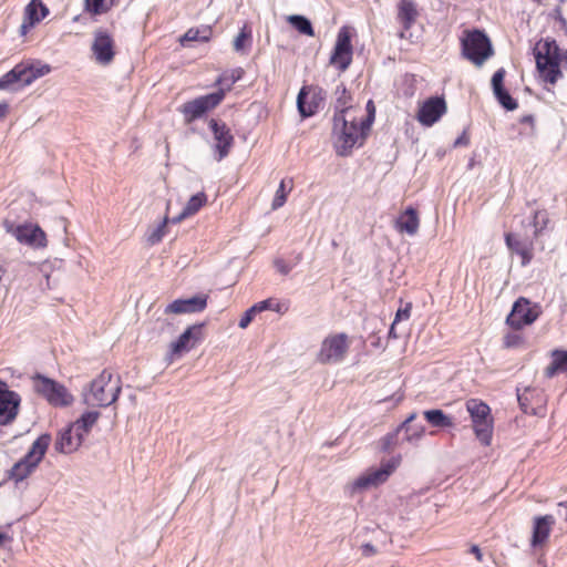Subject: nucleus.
<instances>
[{
	"instance_id": "nucleus-1",
	"label": "nucleus",
	"mask_w": 567,
	"mask_h": 567,
	"mask_svg": "<svg viewBox=\"0 0 567 567\" xmlns=\"http://www.w3.org/2000/svg\"><path fill=\"white\" fill-rule=\"evenodd\" d=\"M559 51L556 40L550 38L538 41L534 48L536 68L544 81L550 84H555L563 76Z\"/></svg>"
},
{
	"instance_id": "nucleus-2",
	"label": "nucleus",
	"mask_w": 567,
	"mask_h": 567,
	"mask_svg": "<svg viewBox=\"0 0 567 567\" xmlns=\"http://www.w3.org/2000/svg\"><path fill=\"white\" fill-rule=\"evenodd\" d=\"M368 132H362L361 124H358L354 118L348 120L343 114L333 115V145L336 152L340 156L350 155L355 144L364 141Z\"/></svg>"
},
{
	"instance_id": "nucleus-3",
	"label": "nucleus",
	"mask_w": 567,
	"mask_h": 567,
	"mask_svg": "<svg viewBox=\"0 0 567 567\" xmlns=\"http://www.w3.org/2000/svg\"><path fill=\"white\" fill-rule=\"evenodd\" d=\"M51 66L41 62H21L0 78V90L18 91L50 73Z\"/></svg>"
},
{
	"instance_id": "nucleus-4",
	"label": "nucleus",
	"mask_w": 567,
	"mask_h": 567,
	"mask_svg": "<svg viewBox=\"0 0 567 567\" xmlns=\"http://www.w3.org/2000/svg\"><path fill=\"white\" fill-rule=\"evenodd\" d=\"M113 374L103 370L97 378L90 383L89 392H84V402L89 405L109 406L113 404L121 393L120 379L112 380Z\"/></svg>"
},
{
	"instance_id": "nucleus-5",
	"label": "nucleus",
	"mask_w": 567,
	"mask_h": 567,
	"mask_svg": "<svg viewBox=\"0 0 567 567\" xmlns=\"http://www.w3.org/2000/svg\"><path fill=\"white\" fill-rule=\"evenodd\" d=\"M51 443V435L41 434L31 445L27 454L9 471V477L16 483L22 482L31 475L44 457Z\"/></svg>"
},
{
	"instance_id": "nucleus-6",
	"label": "nucleus",
	"mask_w": 567,
	"mask_h": 567,
	"mask_svg": "<svg viewBox=\"0 0 567 567\" xmlns=\"http://www.w3.org/2000/svg\"><path fill=\"white\" fill-rule=\"evenodd\" d=\"M462 53L464 58L473 62L477 66L494 54L493 45L489 38L482 30H472L462 39Z\"/></svg>"
},
{
	"instance_id": "nucleus-7",
	"label": "nucleus",
	"mask_w": 567,
	"mask_h": 567,
	"mask_svg": "<svg viewBox=\"0 0 567 567\" xmlns=\"http://www.w3.org/2000/svg\"><path fill=\"white\" fill-rule=\"evenodd\" d=\"M33 390L53 406H68L73 402V395L60 382L37 373L32 377Z\"/></svg>"
},
{
	"instance_id": "nucleus-8",
	"label": "nucleus",
	"mask_w": 567,
	"mask_h": 567,
	"mask_svg": "<svg viewBox=\"0 0 567 567\" xmlns=\"http://www.w3.org/2000/svg\"><path fill=\"white\" fill-rule=\"evenodd\" d=\"M466 410L473 422V429L478 441L488 446L493 435V420L489 406L481 400L470 399L466 402Z\"/></svg>"
},
{
	"instance_id": "nucleus-9",
	"label": "nucleus",
	"mask_w": 567,
	"mask_h": 567,
	"mask_svg": "<svg viewBox=\"0 0 567 567\" xmlns=\"http://www.w3.org/2000/svg\"><path fill=\"white\" fill-rule=\"evenodd\" d=\"M225 97V90L220 87L219 90L196 97L192 101L184 103L179 111L184 115V120L187 124L194 122L197 118H200L208 111L215 109L217 105L221 103Z\"/></svg>"
},
{
	"instance_id": "nucleus-10",
	"label": "nucleus",
	"mask_w": 567,
	"mask_h": 567,
	"mask_svg": "<svg viewBox=\"0 0 567 567\" xmlns=\"http://www.w3.org/2000/svg\"><path fill=\"white\" fill-rule=\"evenodd\" d=\"M6 231L12 235L20 244L33 248H44L47 246L45 233L35 224L16 225L11 220H3Z\"/></svg>"
},
{
	"instance_id": "nucleus-11",
	"label": "nucleus",
	"mask_w": 567,
	"mask_h": 567,
	"mask_svg": "<svg viewBox=\"0 0 567 567\" xmlns=\"http://www.w3.org/2000/svg\"><path fill=\"white\" fill-rule=\"evenodd\" d=\"M540 313L542 308L538 303H532L529 299L519 297L514 302L513 308L506 318V323L511 328L519 330L536 321Z\"/></svg>"
},
{
	"instance_id": "nucleus-12",
	"label": "nucleus",
	"mask_w": 567,
	"mask_h": 567,
	"mask_svg": "<svg viewBox=\"0 0 567 567\" xmlns=\"http://www.w3.org/2000/svg\"><path fill=\"white\" fill-rule=\"evenodd\" d=\"M353 48L351 44V32L348 27L340 28L334 48L330 55V64L344 72L352 62Z\"/></svg>"
},
{
	"instance_id": "nucleus-13",
	"label": "nucleus",
	"mask_w": 567,
	"mask_h": 567,
	"mask_svg": "<svg viewBox=\"0 0 567 567\" xmlns=\"http://www.w3.org/2000/svg\"><path fill=\"white\" fill-rule=\"evenodd\" d=\"M348 350L347 334L338 333L323 340L318 360L321 363H336L344 358Z\"/></svg>"
},
{
	"instance_id": "nucleus-14",
	"label": "nucleus",
	"mask_w": 567,
	"mask_h": 567,
	"mask_svg": "<svg viewBox=\"0 0 567 567\" xmlns=\"http://www.w3.org/2000/svg\"><path fill=\"white\" fill-rule=\"evenodd\" d=\"M20 403L21 396L0 380V425H8L16 420Z\"/></svg>"
},
{
	"instance_id": "nucleus-15",
	"label": "nucleus",
	"mask_w": 567,
	"mask_h": 567,
	"mask_svg": "<svg viewBox=\"0 0 567 567\" xmlns=\"http://www.w3.org/2000/svg\"><path fill=\"white\" fill-rule=\"evenodd\" d=\"M326 92L321 87L303 86L297 96V107L302 117L315 115L324 100Z\"/></svg>"
},
{
	"instance_id": "nucleus-16",
	"label": "nucleus",
	"mask_w": 567,
	"mask_h": 567,
	"mask_svg": "<svg viewBox=\"0 0 567 567\" xmlns=\"http://www.w3.org/2000/svg\"><path fill=\"white\" fill-rule=\"evenodd\" d=\"M208 126L216 142L214 147L217 153L216 159L219 162L228 156L234 145V136L226 123L218 120L210 118Z\"/></svg>"
},
{
	"instance_id": "nucleus-17",
	"label": "nucleus",
	"mask_w": 567,
	"mask_h": 567,
	"mask_svg": "<svg viewBox=\"0 0 567 567\" xmlns=\"http://www.w3.org/2000/svg\"><path fill=\"white\" fill-rule=\"evenodd\" d=\"M92 52L100 64L106 65L113 61L115 55L114 40L106 30L97 29L94 32Z\"/></svg>"
},
{
	"instance_id": "nucleus-18",
	"label": "nucleus",
	"mask_w": 567,
	"mask_h": 567,
	"mask_svg": "<svg viewBox=\"0 0 567 567\" xmlns=\"http://www.w3.org/2000/svg\"><path fill=\"white\" fill-rule=\"evenodd\" d=\"M398 461L382 463L379 468L372 470L358 477L352 485L353 489H363L370 486H377L388 480L398 465Z\"/></svg>"
},
{
	"instance_id": "nucleus-19",
	"label": "nucleus",
	"mask_w": 567,
	"mask_h": 567,
	"mask_svg": "<svg viewBox=\"0 0 567 567\" xmlns=\"http://www.w3.org/2000/svg\"><path fill=\"white\" fill-rule=\"evenodd\" d=\"M446 112V103L443 97L434 96L426 100L420 107L417 120L425 126H431L437 122Z\"/></svg>"
},
{
	"instance_id": "nucleus-20",
	"label": "nucleus",
	"mask_w": 567,
	"mask_h": 567,
	"mask_svg": "<svg viewBox=\"0 0 567 567\" xmlns=\"http://www.w3.org/2000/svg\"><path fill=\"white\" fill-rule=\"evenodd\" d=\"M84 439L85 437L81 433L73 430L72 424H69L59 432L54 447L60 453L71 454L81 446Z\"/></svg>"
},
{
	"instance_id": "nucleus-21",
	"label": "nucleus",
	"mask_w": 567,
	"mask_h": 567,
	"mask_svg": "<svg viewBox=\"0 0 567 567\" xmlns=\"http://www.w3.org/2000/svg\"><path fill=\"white\" fill-rule=\"evenodd\" d=\"M207 306V296H194L188 299H176L165 308V313H196Z\"/></svg>"
},
{
	"instance_id": "nucleus-22",
	"label": "nucleus",
	"mask_w": 567,
	"mask_h": 567,
	"mask_svg": "<svg viewBox=\"0 0 567 567\" xmlns=\"http://www.w3.org/2000/svg\"><path fill=\"white\" fill-rule=\"evenodd\" d=\"M554 524L555 518L551 515L535 517L530 542L533 547L542 546L547 540Z\"/></svg>"
},
{
	"instance_id": "nucleus-23",
	"label": "nucleus",
	"mask_w": 567,
	"mask_h": 567,
	"mask_svg": "<svg viewBox=\"0 0 567 567\" xmlns=\"http://www.w3.org/2000/svg\"><path fill=\"white\" fill-rule=\"evenodd\" d=\"M202 324H195L188 327L176 341L171 344L172 354H179L183 351H188L194 344H189L192 340L196 341L199 339Z\"/></svg>"
},
{
	"instance_id": "nucleus-24",
	"label": "nucleus",
	"mask_w": 567,
	"mask_h": 567,
	"mask_svg": "<svg viewBox=\"0 0 567 567\" xmlns=\"http://www.w3.org/2000/svg\"><path fill=\"white\" fill-rule=\"evenodd\" d=\"M420 226L419 215L415 208L408 207L396 219L395 227L401 233L413 236L417 233Z\"/></svg>"
},
{
	"instance_id": "nucleus-25",
	"label": "nucleus",
	"mask_w": 567,
	"mask_h": 567,
	"mask_svg": "<svg viewBox=\"0 0 567 567\" xmlns=\"http://www.w3.org/2000/svg\"><path fill=\"white\" fill-rule=\"evenodd\" d=\"M416 4L412 0H400L398 19L402 23L404 30H409L417 17Z\"/></svg>"
},
{
	"instance_id": "nucleus-26",
	"label": "nucleus",
	"mask_w": 567,
	"mask_h": 567,
	"mask_svg": "<svg viewBox=\"0 0 567 567\" xmlns=\"http://www.w3.org/2000/svg\"><path fill=\"white\" fill-rule=\"evenodd\" d=\"M559 372H567V350H554L551 352V362L545 369L546 378H553Z\"/></svg>"
},
{
	"instance_id": "nucleus-27",
	"label": "nucleus",
	"mask_w": 567,
	"mask_h": 567,
	"mask_svg": "<svg viewBox=\"0 0 567 567\" xmlns=\"http://www.w3.org/2000/svg\"><path fill=\"white\" fill-rule=\"evenodd\" d=\"M100 415L101 413L96 410L85 411L75 422L71 423L73 430L85 437L96 424Z\"/></svg>"
},
{
	"instance_id": "nucleus-28",
	"label": "nucleus",
	"mask_w": 567,
	"mask_h": 567,
	"mask_svg": "<svg viewBox=\"0 0 567 567\" xmlns=\"http://www.w3.org/2000/svg\"><path fill=\"white\" fill-rule=\"evenodd\" d=\"M49 14V9L41 0H31L24 10V18L29 25H34Z\"/></svg>"
},
{
	"instance_id": "nucleus-29",
	"label": "nucleus",
	"mask_w": 567,
	"mask_h": 567,
	"mask_svg": "<svg viewBox=\"0 0 567 567\" xmlns=\"http://www.w3.org/2000/svg\"><path fill=\"white\" fill-rule=\"evenodd\" d=\"M423 415L425 420L434 427L445 429L454 426L453 417L445 414L440 409L426 410L423 412Z\"/></svg>"
},
{
	"instance_id": "nucleus-30",
	"label": "nucleus",
	"mask_w": 567,
	"mask_h": 567,
	"mask_svg": "<svg viewBox=\"0 0 567 567\" xmlns=\"http://www.w3.org/2000/svg\"><path fill=\"white\" fill-rule=\"evenodd\" d=\"M505 241L509 250L522 257V265H527L530 261V254L527 245L519 240L514 234H506Z\"/></svg>"
},
{
	"instance_id": "nucleus-31",
	"label": "nucleus",
	"mask_w": 567,
	"mask_h": 567,
	"mask_svg": "<svg viewBox=\"0 0 567 567\" xmlns=\"http://www.w3.org/2000/svg\"><path fill=\"white\" fill-rule=\"evenodd\" d=\"M334 96H336V113L334 114H343L346 115L347 112L351 109V95L347 91V87L343 83H340L337 85L334 90Z\"/></svg>"
},
{
	"instance_id": "nucleus-32",
	"label": "nucleus",
	"mask_w": 567,
	"mask_h": 567,
	"mask_svg": "<svg viewBox=\"0 0 567 567\" xmlns=\"http://www.w3.org/2000/svg\"><path fill=\"white\" fill-rule=\"evenodd\" d=\"M536 396H539V393L537 392L536 389L525 388L523 392H519V390H517V400L524 413H537L536 408L533 405V401Z\"/></svg>"
},
{
	"instance_id": "nucleus-33",
	"label": "nucleus",
	"mask_w": 567,
	"mask_h": 567,
	"mask_svg": "<svg viewBox=\"0 0 567 567\" xmlns=\"http://www.w3.org/2000/svg\"><path fill=\"white\" fill-rule=\"evenodd\" d=\"M287 21L301 34L315 37V30L311 21L300 14H292L287 18Z\"/></svg>"
},
{
	"instance_id": "nucleus-34",
	"label": "nucleus",
	"mask_w": 567,
	"mask_h": 567,
	"mask_svg": "<svg viewBox=\"0 0 567 567\" xmlns=\"http://www.w3.org/2000/svg\"><path fill=\"white\" fill-rule=\"evenodd\" d=\"M270 305H271V301L269 299H267V300L257 302L256 305H254L252 307L247 309L238 322L239 328H241V329L247 328L249 326V323L252 321L255 315L269 309Z\"/></svg>"
},
{
	"instance_id": "nucleus-35",
	"label": "nucleus",
	"mask_w": 567,
	"mask_h": 567,
	"mask_svg": "<svg viewBox=\"0 0 567 567\" xmlns=\"http://www.w3.org/2000/svg\"><path fill=\"white\" fill-rule=\"evenodd\" d=\"M292 179H288V185H287V179H282L279 184V187L275 194V197L272 199V203H271V208L272 210H277L279 209L280 207H282L287 200V195L288 193L292 189Z\"/></svg>"
},
{
	"instance_id": "nucleus-36",
	"label": "nucleus",
	"mask_w": 567,
	"mask_h": 567,
	"mask_svg": "<svg viewBox=\"0 0 567 567\" xmlns=\"http://www.w3.org/2000/svg\"><path fill=\"white\" fill-rule=\"evenodd\" d=\"M212 30L210 28H204V29H194L190 28L182 38L181 43L182 45H186L187 42H207L210 39Z\"/></svg>"
},
{
	"instance_id": "nucleus-37",
	"label": "nucleus",
	"mask_w": 567,
	"mask_h": 567,
	"mask_svg": "<svg viewBox=\"0 0 567 567\" xmlns=\"http://www.w3.org/2000/svg\"><path fill=\"white\" fill-rule=\"evenodd\" d=\"M207 202V196L204 192H199L193 195L185 207L183 208V216H193L195 215Z\"/></svg>"
},
{
	"instance_id": "nucleus-38",
	"label": "nucleus",
	"mask_w": 567,
	"mask_h": 567,
	"mask_svg": "<svg viewBox=\"0 0 567 567\" xmlns=\"http://www.w3.org/2000/svg\"><path fill=\"white\" fill-rule=\"evenodd\" d=\"M244 70L241 68H236L230 71L224 72L216 81V84H226L225 93L231 89V86L238 82L243 75Z\"/></svg>"
},
{
	"instance_id": "nucleus-39",
	"label": "nucleus",
	"mask_w": 567,
	"mask_h": 567,
	"mask_svg": "<svg viewBox=\"0 0 567 567\" xmlns=\"http://www.w3.org/2000/svg\"><path fill=\"white\" fill-rule=\"evenodd\" d=\"M549 223V215L547 210L539 209L535 210L530 225L534 228V236L537 237L544 229H546Z\"/></svg>"
},
{
	"instance_id": "nucleus-40",
	"label": "nucleus",
	"mask_w": 567,
	"mask_h": 567,
	"mask_svg": "<svg viewBox=\"0 0 567 567\" xmlns=\"http://www.w3.org/2000/svg\"><path fill=\"white\" fill-rule=\"evenodd\" d=\"M495 99L497 102L506 110L514 111L517 109V101L508 93V91L503 87L496 91H493Z\"/></svg>"
},
{
	"instance_id": "nucleus-41",
	"label": "nucleus",
	"mask_w": 567,
	"mask_h": 567,
	"mask_svg": "<svg viewBox=\"0 0 567 567\" xmlns=\"http://www.w3.org/2000/svg\"><path fill=\"white\" fill-rule=\"evenodd\" d=\"M168 220H169V217L165 216L163 218L162 223H159L156 227H154L147 231L146 240L150 245H156L163 239V237L165 235V228H166V225L168 224Z\"/></svg>"
},
{
	"instance_id": "nucleus-42",
	"label": "nucleus",
	"mask_w": 567,
	"mask_h": 567,
	"mask_svg": "<svg viewBox=\"0 0 567 567\" xmlns=\"http://www.w3.org/2000/svg\"><path fill=\"white\" fill-rule=\"evenodd\" d=\"M85 9L93 14H101L110 9L106 0H85Z\"/></svg>"
},
{
	"instance_id": "nucleus-43",
	"label": "nucleus",
	"mask_w": 567,
	"mask_h": 567,
	"mask_svg": "<svg viewBox=\"0 0 567 567\" xmlns=\"http://www.w3.org/2000/svg\"><path fill=\"white\" fill-rule=\"evenodd\" d=\"M367 117L360 122L362 132H369L375 117V106L372 100L367 103Z\"/></svg>"
},
{
	"instance_id": "nucleus-44",
	"label": "nucleus",
	"mask_w": 567,
	"mask_h": 567,
	"mask_svg": "<svg viewBox=\"0 0 567 567\" xmlns=\"http://www.w3.org/2000/svg\"><path fill=\"white\" fill-rule=\"evenodd\" d=\"M251 38V32L243 28L234 40V50L240 52L245 49V43Z\"/></svg>"
},
{
	"instance_id": "nucleus-45",
	"label": "nucleus",
	"mask_w": 567,
	"mask_h": 567,
	"mask_svg": "<svg viewBox=\"0 0 567 567\" xmlns=\"http://www.w3.org/2000/svg\"><path fill=\"white\" fill-rule=\"evenodd\" d=\"M524 342L523 337L519 333L511 332L504 336L503 344L505 348H518Z\"/></svg>"
},
{
	"instance_id": "nucleus-46",
	"label": "nucleus",
	"mask_w": 567,
	"mask_h": 567,
	"mask_svg": "<svg viewBox=\"0 0 567 567\" xmlns=\"http://www.w3.org/2000/svg\"><path fill=\"white\" fill-rule=\"evenodd\" d=\"M505 70L503 68L498 69L492 76V89L493 91H496L498 89L504 87V78H505Z\"/></svg>"
},
{
	"instance_id": "nucleus-47",
	"label": "nucleus",
	"mask_w": 567,
	"mask_h": 567,
	"mask_svg": "<svg viewBox=\"0 0 567 567\" xmlns=\"http://www.w3.org/2000/svg\"><path fill=\"white\" fill-rule=\"evenodd\" d=\"M411 430L406 433V440L409 442L417 441L420 440L424 434V426L423 425H410Z\"/></svg>"
},
{
	"instance_id": "nucleus-48",
	"label": "nucleus",
	"mask_w": 567,
	"mask_h": 567,
	"mask_svg": "<svg viewBox=\"0 0 567 567\" xmlns=\"http://www.w3.org/2000/svg\"><path fill=\"white\" fill-rule=\"evenodd\" d=\"M274 266L277 271L284 276H287L293 268V265L286 262L282 258H276L274 260Z\"/></svg>"
},
{
	"instance_id": "nucleus-49",
	"label": "nucleus",
	"mask_w": 567,
	"mask_h": 567,
	"mask_svg": "<svg viewBox=\"0 0 567 567\" xmlns=\"http://www.w3.org/2000/svg\"><path fill=\"white\" fill-rule=\"evenodd\" d=\"M411 310H412L411 302H408L403 308H399L395 313L394 323H398L401 320H408L411 316Z\"/></svg>"
},
{
	"instance_id": "nucleus-50",
	"label": "nucleus",
	"mask_w": 567,
	"mask_h": 567,
	"mask_svg": "<svg viewBox=\"0 0 567 567\" xmlns=\"http://www.w3.org/2000/svg\"><path fill=\"white\" fill-rule=\"evenodd\" d=\"M470 143V137L467 133L464 131L455 141L453 146L460 147V146H466Z\"/></svg>"
},
{
	"instance_id": "nucleus-51",
	"label": "nucleus",
	"mask_w": 567,
	"mask_h": 567,
	"mask_svg": "<svg viewBox=\"0 0 567 567\" xmlns=\"http://www.w3.org/2000/svg\"><path fill=\"white\" fill-rule=\"evenodd\" d=\"M416 414L412 413L408 416V419L398 427V432L405 430V432H409L411 430L410 425L415 420Z\"/></svg>"
},
{
	"instance_id": "nucleus-52",
	"label": "nucleus",
	"mask_w": 567,
	"mask_h": 567,
	"mask_svg": "<svg viewBox=\"0 0 567 567\" xmlns=\"http://www.w3.org/2000/svg\"><path fill=\"white\" fill-rule=\"evenodd\" d=\"M554 14H555L556 20L559 22L560 27H561L563 29H565V28H566V25H567V20H566V19H565V17L563 16L560 7H556V8H555V10H554Z\"/></svg>"
},
{
	"instance_id": "nucleus-53",
	"label": "nucleus",
	"mask_w": 567,
	"mask_h": 567,
	"mask_svg": "<svg viewBox=\"0 0 567 567\" xmlns=\"http://www.w3.org/2000/svg\"><path fill=\"white\" fill-rule=\"evenodd\" d=\"M361 549H362V554H363L364 556H367V557H368V556H372V555H373V554H375V551H377V550H375V547H374L372 544H370V543H365V544H363V545H362V547H361Z\"/></svg>"
},
{
	"instance_id": "nucleus-54",
	"label": "nucleus",
	"mask_w": 567,
	"mask_h": 567,
	"mask_svg": "<svg viewBox=\"0 0 567 567\" xmlns=\"http://www.w3.org/2000/svg\"><path fill=\"white\" fill-rule=\"evenodd\" d=\"M522 124H528L532 128H534L535 117L532 114L523 115L519 120Z\"/></svg>"
},
{
	"instance_id": "nucleus-55",
	"label": "nucleus",
	"mask_w": 567,
	"mask_h": 567,
	"mask_svg": "<svg viewBox=\"0 0 567 567\" xmlns=\"http://www.w3.org/2000/svg\"><path fill=\"white\" fill-rule=\"evenodd\" d=\"M470 551L475 556L478 561H482L483 554L477 545H472Z\"/></svg>"
},
{
	"instance_id": "nucleus-56",
	"label": "nucleus",
	"mask_w": 567,
	"mask_h": 567,
	"mask_svg": "<svg viewBox=\"0 0 567 567\" xmlns=\"http://www.w3.org/2000/svg\"><path fill=\"white\" fill-rule=\"evenodd\" d=\"M33 27L34 25H29V20L24 18L22 24L20 25V34L25 35L29 32V30Z\"/></svg>"
},
{
	"instance_id": "nucleus-57",
	"label": "nucleus",
	"mask_w": 567,
	"mask_h": 567,
	"mask_svg": "<svg viewBox=\"0 0 567 567\" xmlns=\"http://www.w3.org/2000/svg\"><path fill=\"white\" fill-rule=\"evenodd\" d=\"M559 515L564 517V519L567 522V502L566 503H559Z\"/></svg>"
},
{
	"instance_id": "nucleus-58",
	"label": "nucleus",
	"mask_w": 567,
	"mask_h": 567,
	"mask_svg": "<svg viewBox=\"0 0 567 567\" xmlns=\"http://www.w3.org/2000/svg\"><path fill=\"white\" fill-rule=\"evenodd\" d=\"M188 216H183V210L175 217L173 218H169L168 223H172V224H178L181 223L183 219L187 218Z\"/></svg>"
},
{
	"instance_id": "nucleus-59",
	"label": "nucleus",
	"mask_w": 567,
	"mask_h": 567,
	"mask_svg": "<svg viewBox=\"0 0 567 567\" xmlns=\"http://www.w3.org/2000/svg\"><path fill=\"white\" fill-rule=\"evenodd\" d=\"M8 111H9L8 103H6V102L0 103V118L4 117L8 113Z\"/></svg>"
},
{
	"instance_id": "nucleus-60",
	"label": "nucleus",
	"mask_w": 567,
	"mask_h": 567,
	"mask_svg": "<svg viewBox=\"0 0 567 567\" xmlns=\"http://www.w3.org/2000/svg\"><path fill=\"white\" fill-rule=\"evenodd\" d=\"M395 324L394 321L392 322L391 327H390V330H389V337L390 338H393V339H396L398 336L395 333Z\"/></svg>"
},
{
	"instance_id": "nucleus-61",
	"label": "nucleus",
	"mask_w": 567,
	"mask_h": 567,
	"mask_svg": "<svg viewBox=\"0 0 567 567\" xmlns=\"http://www.w3.org/2000/svg\"><path fill=\"white\" fill-rule=\"evenodd\" d=\"M395 437V434H388L385 437H384V441H385V444L389 445L393 442Z\"/></svg>"
},
{
	"instance_id": "nucleus-62",
	"label": "nucleus",
	"mask_w": 567,
	"mask_h": 567,
	"mask_svg": "<svg viewBox=\"0 0 567 567\" xmlns=\"http://www.w3.org/2000/svg\"><path fill=\"white\" fill-rule=\"evenodd\" d=\"M301 259H302V254H301V252L297 254V256H296V258H295V262L292 264V265H293V267H295L297 264H299V262L301 261Z\"/></svg>"
},
{
	"instance_id": "nucleus-63",
	"label": "nucleus",
	"mask_w": 567,
	"mask_h": 567,
	"mask_svg": "<svg viewBox=\"0 0 567 567\" xmlns=\"http://www.w3.org/2000/svg\"><path fill=\"white\" fill-rule=\"evenodd\" d=\"M4 538H6V535L0 533V544L3 542Z\"/></svg>"
}]
</instances>
